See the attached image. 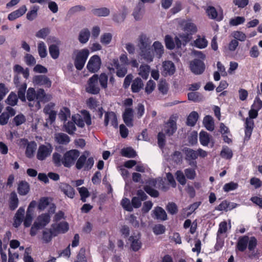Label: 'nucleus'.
Here are the masks:
<instances>
[{"instance_id": "nucleus-1", "label": "nucleus", "mask_w": 262, "mask_h": 262, "mask_svg": "<svg viewBox=\"0 0 262 262\" xmlns=\"http://www.w3.org/2000/svg\"><path fill=\"white\" fill-rule=\"evenodd\" d=\"M151 43L150 39L146 35L141 34L139 36L138 47L140 50V54L148 63L153 61L154 57Z\"/></svg>"}, {"instance_id": "nucleus-2", "label": "nucleus", "mask_w": 262, "mask_h": 262, "mask_svg": "<svg viewBox=\"0 0 262 262\" xmlns=\"http://www.w3.org/2000/svg\"><path fill=\"white\" fill-rule=\"evenodd\" d=\"M51 221V216L49 213H43L38 215L30 229V234L31 236H35L38 231L43 229Z\"/></svg>"}, {"instance_id": "nucleus-3", "label": "nucleus", "mask_w": 262, "mask_h": 262, "mask_svg": "<svg viewBox=\"0 0 262 262\" xmlns=\"http://www.w3.org/2000/svg\"><path fill=\"white\" fill-rule=\"evenodd\" d=\"M89 54V50L87 49L77 51V54L74 59V66L77 70L81 71L83 68Z\"/></svg>"}, {"instance_id": "nucleus-4", "label": "nucleus", "mask_w": 262, "mask_h": 262, "mask_svg": "<svg viewBox=\"0 0 262 262\" xmlns=\"http://www.w3.org/2000/svg\"><path fill=\"white\" fill-rule=\"evenodd\" d=\"M53 149L52 145L50 143L47 145H40L37 152L36 158L39 160H44L49 157Z\"/></svg>"}, {"instance_id": "nucleus-5", "label": "nucleus", "mask_w": 262, "mask_h": 262, "mask_svg": "<svg viewBox=\"0 0 262 262\" xmlns=\"http://www.w3.org/2000/svg\"><path fill=\"white\" fill-rule=\"evenodd\" d=\"M101 60L97 55L92 56L89 59L86 68L91 73H96L100 69Z\"/></svg>"}, {"instance_id": "nucleus-6", "label": "nucleus", "mask_w": 262, "mask_h": 262, "mask_svg": "<svg viewBox=\"0 0 262 262\" xmlns=\"http://www.w3.org/2000/svg\"><path fill=\"white\" fill-rule=\"evenodd\" d=\"M190 68L193 73L200 75L205 71V65L201 60L194 59L190 62Z\"/></svg>"}, {"instance_id": "nucleus-7", "label": "nucleus", "mask_w": 262, "mask_h": 262, "mask_svg": "<svg viewBox=\"0 0 262 262\" xmlns=\"http://www.w3.org/2000/svg\"><path fill=\"white\" fill-rule=\"evenodd\" d=\"M80 155V152L77 149H71L67 151L63 156V161L62 164H75V162Z\"/></svg>"}, {"instance_id": "nucleus-8", "label": "nucleus", "mask_w": 262, "mask_h": 262, "mask_svg": "<svg viewBox=\"0 0 262 262\" xmlns=\"http://www.w3.org/2000/svg\"><path fill=\"white\" fill-rule=\"evenodd\" d=\"M134 111L132 108H126L123 113L122 118L125 124L128 127H132L133 123Z\"/></svg>"}, {"instance_id": "nucleus-9", "label": "nucleus", "mask_w": 262, "mask_h": 262, "mask_svg": "<svg viewBox=\"0 0 262 262\" xmlns=\"http://www.w3.org/2000/svg\"><path fill=\"white\" fill-rule=\"evenodd\" d=\"M152 216L154 219L161 221H166L167 220L166 212L163 208L161 207H156L152 211Z\"/></svg>"}, {"instance_id": "nucleus-10", "label": "nucleus", "mask_w": 262, "mask_h": 262, "mask_svg": "<svg viewBox=\"0 0 262 262\" xmlns=\"http://www.w3.org/2000/svg\"><path fill=\"white\" fill-rule=\"evenodd\" d=\"M177 123L175 121L170 119L166 123L164 127V132L168 136H172L177 131Z\"/></svg>"}, {"instance_id": "nucleus-11", "label": "nucleus", "mask_w": 262, "mask_h": 262, "mask_svg": "<svg viewBox=\"0 0 262 262\" xmlns=\"http://www.w3.org/2000/svg\"><path fill=\"white\" fill-rule=\"evenodd\" d=\"M33 80V82L37 85H46L48 88H50L51 86V81L46 75H35Z\"/></svg>"}, {"instance_id": "nucleus-12", "label": "nucleus", "mask_w": 262, "mask_h": 262, "mask_svg": "<svg viewBox=\"0 0 262 262\" xmlns=\"http://www.w3.org/2000/svg\"><path fill=\"white\" fill-rule=\"evenodd\" d=\"M254 126V121L252 119L246 118L245 121V141H248L251 136L253 128Z\"/></svg>"}, {"instance_id": "nucleus-13", "label": "nucleus", "mask_w": 262, "mask_h": 262, "mask_svg": "<svg viewBox=\"0 0 262 262\" xmlns=\"http://www.w3.org/2000/svg\"><path fill=\"white\" fill-rule=\"evenodd\" d=\"M144 4L138 3L134 9L133 16L136 21L141 20L143 16Z\"/></svg>"}, {"instance_id": "nucleus-14", "label": "nucleus", "mask_w": 262, "mask_h": 262, "mask_svg": "<svg viewBox=\"0 0 262 262\" xmlns=\"http://www.w3.org/2000/svg\"><path fill=\"white\" fill-rule=\"evenodd\" d=\"M51 227L56 236L59 233H64L69 230V225L66 222H62L58 224H52Z\"/></svg>"}, {"instance_id": "nucleus-15", "label": "nucleus", "mask_w": 262, "mask_h": 262, "mask_svg": "<svg viewBox=\"0 0 262 262\" xmlns=\"http://www.w3.org/2000/svg\"><path fill=\"white\" fill-rule=\"evenodd\" d=\"M25 212V209L23 207H20L17 210L14 217V227L17 228L21 225L23 221Z\"/></svg>"}, {"instance_id": "nucleus-16", "label": "nucleus", "mask_w": 262, "mask_h": 262, "mask_svg": "<svg viewBox=\"0 0 262 262\" xmlns=\"http://www.w3.org/2000/svg\"><path fill=\"white\" fill-rule=\"evenodd\" d=\"M26 5H23L17 10L10 13L8 16V19L10 21H13L16 18L23 16L27 11Z\"/></svg>"}, {"instance_id": "nucleus-17", "label": "nucleus", "mask_w": 262, "mask_h": 262, "mask_svg": "<svg viewBox=\"0 0 262 262\" xmlns=\"http://www.w3.org/2000/svg\"><path fill=\"white\" fill-rule=\"evenodd\" d=\"M248 242V236L244 235L243 236L240 237L238 238V240L236 245V250H237L241 252L245 251L247 248Z\"/></svg>"}, {"instance_id": "nucleus-18", "label": "nucleus", "mask_w": 262, "mask_h": 262, "mask_svg": "<svg viewBox=\"0 0 262 262\" xmlns=\"http://www.w3.org/2000/svg\"><path fill=\"white\" fill-rule=\"evenodd\" d=\"M54 139L56 142L61 145H67L70 142V137L63 133L55 134Z\"/></svg>"}, {"instance_id": "nucleus-19", "label": "nucleus", "mask_w": 262, "mask_h": 262, "mask_svg": "<svg viewBox=\"0 0 262 262\" xmlns=\"http://www.w3.org/2000/svg\"><path fill=\"white\" fill-rule=\"evenodd\" d=\"M42 239L43 242L47 244L50 242L53 236H56V233L54 232L53 228L51 229L45 228L42 232Z\"/></svg>"}, {"instance_id": "nucleus-20", "label": "nucleus", "mask_w": 262, "mask_h": 262, "mask_svg": "<svg viewBox=\"0 0 262 262\" xmlns=\"http://www.w3.org/2000/svg\"><path fill=\"white\" fill-rule=\"evenodd\" d=\"M92 13L97 17H106L110 15V10L107 8L102 7L92 9Z\"/></svg>"}, {"instance_id": "nucleus-21", "label": "nucleus", "mask_w": 262, "mask_h": 262, "mask_svg": "<svg viewBox=\"0 0 262 262\" xmlns=\"http://www.w3.org/2000/svg\"><path fill=\"white\" fill-rule=\"evenodd\" d=\"M143 82L140 77L136 78L132 84L131 90L133 93H139L143 89Z\"/></svg>"}, {"instance_id": "nucleus-22", "label": "nucleus", "mask_w": 262, "mask_h": 262, "mask_svg": "<svg viewBox=\"0 0 262 262\" xmlns=\"http://www.w3.org/2000/svg\"><path fill=\"white\" fill-rule=\"evenodd\" d=\"M90 31L88 28L82 29L79 34L78 40L81 43L84 44L86 43L90 36Z\"/></svg>"}, {"instance_id": "nucleus-23", "label": "nucleus", "mask_w": 262, "mask_h": 262, "mask_svg": "<svg viewBox=\"0 0 262 262\" xmlns=\"http://www.w3.org/2000/svg\"><path fill=\"white\" fill-rule=\"evenodd\" d=\"M61 191L70 198H73L75 195L74 189L70 185L62 184L60 187Z\"/></svg>"}, {"instance_id": "nucleus-24", "label": "nucleus", "mask_w": 262, "mask_h": 262, "mask_svg": "<svg viewBox=\"0 0 262 262\" xmlns=\"http://www.w3.org/2000/svg\"><path fill=\"white\" fill-rule=\"evenodd\" d=\"M188 99L194 102H199L203 101L204 97L199 92H189L187 94Z\"/></svg>"}, {"instance_id": "nucleus-25", "label": "nucleus", "mask_w": 262, "mask_h": 262, "mask_svg": "<svg viewBox=\"0 0 262 262\" xmlns=\"http://www.w3.org/2000/svg\"><path fill=\"white\" fill-rule=\"evenodd\" d=\"M163 68L166 74L169 75H173L176 71L174 64L171 61H166L163 62Z\"/></svg>"}, {"instance_id": "nucleus-26", "label": "nucleus", "mask_w": 262, "mask_h": 262, "mask_svg": "<svg viewBox=\"0 0 262 262\" xmlns=\"http://www.w3.org/2000/svg\"><path fill=\"white\" fill-rule=\"evenodd\" d=\"M203 124L208 130L212 131L214 128V120L211 116L207 115L204 118Z\"/></svg>"}, {"instance_id": "nucleus-27", "label": "nucleus", "mask_w": 262, "mask_h": 262, "mask_svg": "<svg viewBox=\"0 0 262 262\" xmlns=\"http://www.w3.org/2000/svg\"><path fill=\"white\" fill-rule=\"evenodd\" d=\"M199 119V114L195 111H192L187 117L186 124L188 126H193Z\"/></svg>"}, {"instance_id": "nucleus-28", "label": "nucleus", "mask_w": 262, "mask_h": 262, "mask_svg": "<svg viewBox=\"0 0 262 262\" xmlns=\"http://www.w3.org/2000/svg\"><path fill=\"white\" fill-rule=\"evenodd\" d=\"M18 199L15 192L13 191L10 193L9 208L11 210H15L18 205Z\"/></svg>"}, {"instance_id": "nucleus-29", "label": "nucleus", "mask_w": 262, "mask_h": 262, "mask_svg": "<svg viewBox=\"0 0 262 262\" xmlns=\"http://www.w3.org/2000/svg\"><path fill=\"white\" fill-rule=\"evenodd\" d=\"M30 190L28 183L25 181H21L18 185L17 188L18 193L21 195H26Z\"/></svg>"}, {"instance_id": "nucleus-30", "label": "nucleus", "mask_w": 262, "mask_h": 262, "mask_svg": "<svg viewBox=\"0 0 262 262\" xmlns=\"http://www.w3.org/2000/svg\"><path fill=\"white\" fill-rule=\"evenodd\" d=\"M206 13L209 17L211 19H216L217 21H220L223 19V16H217L216 10L213 6H209L206 10Z\"/></svg>"}, {"instance_id": "nucleus-31", "label": "nucleus", "mask_w": 262, "mask_h": 262, "mask_svg": "<svg viewBox=\"0 0 262 262\" xmlns=\"http://www.w3.org/2000/svg\"><path fill=\"white\" fill-rule=\"evenodd\" d=\"M49 52L53 59H56L58 58L60 52L59 47L57 45H50L49 47Z\"/></svg>"}, {"instance_id": "nucleus-32", "label": "nucleus", "mask_w": 262, "mask_h": 262, "mask_svg": "<svg viewBox=\"0 0 262 262\" xmlns=\"http://www.w3.org/2000/svg\"><path fill=\"white\" fill-rule=\"evenodd\" d=\"M199 139L202 145L207 146L210 142V136L207 132L202 130L200 133Z\"/></svg>"}, {"instance_id": "nucleus-33", "label": "nucleus", "mask_w": 262, "mask_h": 262, "mask_svg": "<svg viewBox=\"0 0 262 262\" xmlns=\"http://www.w3.org/2000/svg\"><path fill=\"white\" fill-rule=\"evenodd\" d=\"M152 47L154 48L155 52L158 57L159 58L161 57L164 51V47L162 43L158 41H156L154 42Z\"/></svg>"}, {"instance_id": "nucleus-34", "label": "nucleus", "mask_w": 262, "mask_h": 262, "mask_svg": "<svg viewBox=\"0 0 262 262\" xmlns=\"http://www.w3.org/2000/svg\"><path fill=\"white\" fill-rule=\"evenodd\" d=\"M37 147V144L35 141H31L26 147V155L27 157L31 158Z\"/></svg>"}, {"instance_id": "nucleus-35", "label": "nucleus", "mask_w": 262, "mask_h": 262, "mask_svg": "<svg viewBox=\"0 0 262 262\" xmlns=\"http://www.w3.org/2000/svg\"><path fill=\"white\" fill-rule=\"evenodd\" d=\"M39 9V7L38 6H33L32 9L27 13L26 15L27 19L30 21L34 20L37 17V12Z\"/></svg>"}, {"instance_id": "nucleus-36", "label": "nucleus", "mask_w": 262, "mask_h": 262, "mask_svg": "<svg viewBox=\"0 0 262 262\" xmlns=\"http://www.w3.org/2000/svg\"><path fill=\"white\" fill-rule=\"evenodd\" d=\"M27 88V83H24L18 89L17 92L18 97L23 102L26 101V92Z\"/></svg>"}, {"instance_id": "nucleus-37", "label": "nucleus", "mask_w": 262, "mask_h": 262, "mask_svg": "<svg viewBox=\"0 0 262 262\" xmlns=\"http://www.w3.org/2000/svg\"><path fill=\"white\" fill-rule=\"evenodd\" d=\"M186 159L189 161L195 160L198 158V151L189 148H185Z\"/></svg>"}, {"instance_id": "nucleus-38", "label": "nucleus", "mask_w": 262, "mask_h": 262, "mask_svg": "<svg viewBox=\"0 0 262 262\" xmlns=\"http://www.w3.org/2000/svg\"><path fill=\"white\" fill-rule=\"evenodd\" d=\"M121 154L123 156L127 158H134L136 156V151L130 147L122 148Z\"/></svg>"}, {"instance_id": "nucleus-39", "label": "nucleus", "mask_w": 262, "mask_h": 262, "mask_svg": "<svg viewBox=\"0 0 262 262\" xmlns=\"http://www.w3.org/2000/svg\"><path fill=\"white\" fill-rule=\"evenodd\" d=\"M17 96L16 94L13 92H11L10 93V94L9 95L8 97L5 100V102L11 106L16 105L17 103Z\"/></svg>"}, {"instance_id": "nucleus-40", "label": "nucleus", "mask_w": 262, "mask_h": 262, "mask_svg": "<svg viewBox=\"0 0 262 262\" xmlns=\"http://www.w3.org/2000/svg\"><path fill=\"white\" fill-rule=\"evenodd\" d=\"M150 66L148 65H141L139 75L144 79H147L150 71Z\"/></svg>"}, {"instance_id": "nucleus-41", "label": "nucleus", "mask_w": 262, "mask_h": 262, "mask_svg": "<svg viewBox=\"0 0 262 262\" xmlns=\"http://www.w3.org/2000/svg\"><path fill=\"white\" fill-rule=\"evenodd\" d=\"M70 110L67 107H63L60 110L58 116L61 120L66 121L68 117L70 116Z\"/></svg>"}, {"instance_id": "nucleus-42", "label": "nucleus", "mask_w": 262, "mask_h": 262, "mask_svg": "<svg viewBox=\"0 0 262 262\" xmlns=\"http://www.w3.org/2000/svg\"><path fill=\"white\" fill-rule=\"evenodd\" d=\"M37 50L39 56L41 58H45L47 56V51L45 43L41 41L38 45Z\"/></svg>"}, {"instance_id": "nucleus-43", "label": "nucleus", "mask_w": 262, "mask_h": 262, "mask_svg": "<svg viewBox=\"0 0 262 262\" xmlns=\"http://www.w3.org/2000/svg\"><path fill=\"white\" fill-rule=\"evenodd\" d=\"M129 240L132 241L131 247L133 251H138L141 246V243L138 238H135L133 236H130Z\"/></svg>"}, {"instance_id": "nucleus-44", "label": "nucleus", "mask_w": 262, "mask_h": 262, "mask_svg": "<svg viewBox=\"0 0 262 262\" xmlns=\"http://www.w3.org/2000/svg\"><path fill=\"white\" fill-rule=\"evenodd\" d=\"M165 43L166 48L168 50H173L175 48V43L172 38L169 35L165 37Z\"/></svg>"}, {"instance_id": "nucleus-45", "label": "nucleus", "mask_w": 262, "mask_h": 262, "mask_svg": "<svg viewBox=\"0 0 262 262\" xmlns=\"http://www.w3.org/2000/svg\"><path fill=\"white\" fill-rule=\"evenodd\" d=\"M168 212L172 215L176 214L178 212V208L176 203L169 202L166 206Z\"/></svg>"}, {"instance_id": "nucleus-46", "label": "nucleus", "mask_w": 262, "mask_h": 262, "mask_svg": "<svg viewBox=\"0 0 262 262\" xmlns=\"http://www.w3.org/2000/svg\"><path fill=\"white\" fill-rule=\"evenodd\" d=\"M184 30L187 33H189L190 35H192L193 33H195L197 31L196 27L195 25L191 23H187L186 24Z\"/></svg>"}, {"instance_id": "nucleus-47", "label": "nucleus", "mask_w": 262, "mask_h": 262, "mask_svg": "<svg viewBox=\"0 0 262 262\" xmlns=\"http://www.w3.org/2000/svg\"><path fill=\"white\" fill-rule=\"evenodd\" d=\"M245 21V18L243 16H236L230 20L229 24L230 26H236L243 24Z\"/></svg>"}, {"instance_id": "nucleus-48", "label": "nucleus", "mask_w": 262, "mask_h": 262, "mask_svg": "<svg viewBox=\"0 0 262 262\" xmlns=\"http://www.w3.org/2000/svg\"><path fill=\"white\" fill-rule=\"evenodd\" d=\"M79 193L81 196V200L82 202H86V199L90 196V193L88 189L84 187L78 188Z\"/></svg>"}, {"instance_id": "nucleus-49", "label": "nucleus", "mask_w": 262, "mask_h": 262, "mask_svg": "<svg viewBox=\"0 0 262 262\" xmlns=\"http://www.w3.org/2000/svg\"><path fill=\"white\" fill-rule=\"evenodd\" d=\"M122 207L126 210L132 212L133 211V208L132 206V203L130 200L127 198H123L121 202Z\"/></svg>"}, {"instance_id": "nucleus-50", "label": "nucleus", "mask_w": 262, "mask_h": 262, "mask_svg": "<svg viewBox=\"0 0 262 262\" xmlns=\"http://www.w3.org/2000/svg\"><path fill=\"white\" fill-rule=\"evenodd\" d=\"M99 81L103 89H106L107 87L108 76L105 73H101L99 77Z\"/></svg>"}, {"instance_id": "nucleus-51", "label": "nucleus", "mask_w": 262, "mask_h": 262, "mask_svg": "<svg viewBox=\"0 0 262 262\" xmlns=\"http://www.w3.org/2000/svg\"><path fill=\"white\" fill-rule=\"evenodd\" d=\"M112 39V35L110 33H105L101 35L100 42L103 45H108Z\"/></svg>"}, {"instance_id": "nucleus-52", "label": "nucleus", "mask_w": 262, "mask_h": 262, "mask_svg": "<svg viewBox=\"0 0 262 262\" xmlns=\"http://www.w3.org/2000/svg\"><path fill=\"white\" fill-rule=\"evenodd\" d=\"M50 32V30L49 28H43L37 32L36 33V36L39 38H45Z\"/></svg>"}, {"instance_id": "nucleus-53", "label": "nucleus", "mask_w": 262, "mask_h": 262, "mask_svg": "<svg viewBox=\"0 0 262 262\" xmlns=\"http://www.w3.org/2000/svg\"><path fill=\"white\" fill-rule=\"evenodd\" d=\"M26 121V117L23 114H19L13 118V122L16 126H19Z\"/></svg>"}, {"instance_id": "nucleus-54", "label": "nucleus", "mask_w": 262, "mask_h": 262, "mask_svg": "<svg viewBox=\"0 0 262 262\" xmlns=\"http://www.w3.org/2000/svg\"><path fill=\"white\" fill-rule=\"evenodd\" d=\"M257 245V239L254 236L249 237L247 247L249 251H253L256 247Z\"/></svg>"}, {"instance_id": "nucleus-55", "label": "nucleus", "mask_w": 262, "mask_h": 262, "mask_svg": "<svg viewBox=\"0 0 262 262\" xmlns=\"http://www.w3.org/2000/svg\"><path fill=\"white\" fill-rule=\"evenodd\" d=\"M232 150L227 146L224 147L221 152V156L226 159H231L232 157Z\"/></svg>"}, {"instance_id": "nucleus-56", "label": "nucleus", "mask_w": 262, "mask_h": 262, "mask_svg": "<svg viewBox=\"0 0 262 262\" xmlns=\"http://www.w3.org/2000/svg\"><path fill=\"white\" fill-rule=\"evenodd\" d=\"M49 204V198L46 197L41 198L38 203V209L40 210H43Z\"/></svg>"}, {"instance_id": "nucleus-57", "label": "nucleus", "mask_w": 262, "mask_h": 262, "mask_svg": "<svg viewBox=\"0 0 262 262\" xmlns=\"http://www.w3.org/2000/svg\"><path fill=\"white\" fill-rule=\"evenodd\" d=\"M143 189L144 191L151 197L158 198L159 195V191L153 188L144 186Z\"/></svg>"}, {"instance_id": "nucleus-58", "label": "nucleus", "mask_w": 262, "mask_h": 262, "mask_svg": "<svg viewBox=\"0 0 262 262\" xmlns=\"http://www.w3.org/2000/svg\"><path fill=\"white\" fill-rule=\"evenodd\" d=\"M89 86L86 88V92L89 93L96 95L100 92V89L97 84H88Z\"/></svg>"}, {"instance_id": "nucleus-59", "label": "nucleus", "mask_w": 262, "mask_h": 262, "mask_svg": "<svg viewBox=\"0 0 262 262\" xmlns=\"http://www.w3.org/2000/svg\"><path fill=\"white\" fill-rule=\"evenodd\" d=\"M158 144L160 148H162L165 145V134L159 132L157 136Z\"/></svg>"}, {"instance_id": "nucleus-60", "label": "nucleus", "mask_w": 262, "mask_h": 262, "mask_svg": "<svg viewBox=\"0 0 262 262\" xmlns=\"http://www.w3.org/2000/svg\"><path fill=\"white\" fill-rule=\"evenodd\" d=\"M195 46L199 49H203L207 47L208 42L205 38H198L194 41Z\"/></svg>"}, {"instance_id": "nucleus-61", "label": "nucleus", "mask_w": 262, "mask_h": 262, "mask_svg": "<svg viewBox=\"0 0 262 262\" xmlns=\"http://www.w3.org/2000/svg\"><path fill=\"white\" fill-rule=\"evenodd\" d=\"M26 98L29 101H33L36 99V91L33 88H29L27 92Z\"/></svg>"}, {"instance_id": "nucleus-62", "label": "nucleus", "mask_w": 262, "mask_h": 262, "mask_svg": "<svg viewBox=\"0 0 262 262\" xmlns=\"http://www.w3.org/2000/svg\"><path fill=\"white\" fill-rule=\"evenodd\" d=\"M182 155L179 151H176L172 155L171 159L172 161L176 164H179L182 161Z\"/></svg>"}, {"instance_id": "nucleus-63", "label": "nucleus", "mask_w": 262, "mask_h": 262, "mask_svg": "<svg viewBox=\"0 0 262 262\" xmlns=\"http://www.w3.org/2000/svg\"><path fill=\"white\" fill-rule=\"evenodd\" d=\"M66 131L70 135H73L74 132L76 130V127L75 124L71 121H69L67 124L64 125Z\"/></svg>"}, {"instance_id": "nucleus-64", "label": "nucleus", "mask_w": 262, "mask_h": 262, "mask_svg": "<svg viewBox=\"0 0 262 262\" xmlns=\"http://www.w3.org/2000/svg\"><path fill=\"white\" fill-rule=\"evenodd\" d=\"M85 253V249L84 248H81L77 254L76 262H86Z\"/></svg>"}]
</instances>
